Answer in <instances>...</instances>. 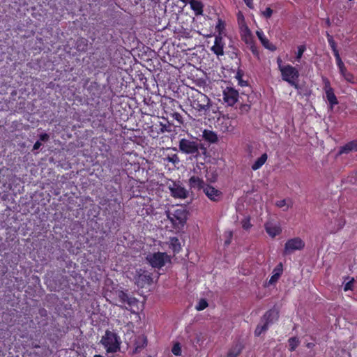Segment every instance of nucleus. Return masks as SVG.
Returning <instances> with one entry per match:
<instances>
[{"instance_id":"f257e3e1","label":"nucleus","mask_w":357,"mask_h":357,"mask_svg":"<svg viewBox=\"0 0 357 357\" xmlns=\"http://www.w3.org/2000/svg\"><path fill=\"white\" fill-rule=\"evenodd\" d=\"M188 100L192 109L199 116L206 115L211 106V99L206 94L194 89L188 96Z\"/></svg>"},{"instance_id":"f03ea898","label":"nucleus","mask_w":357,"mask_h":357,"mask_svg":"<svg viewBox=\"0 0 357 357\" xmlns=\"http://www.w3.org/2000/svg\"><path fill=\"white\" fill-rule=\"evenodd\" d=\"M188 211L184 208L175 209L173 212L168 211L167 216L176 230H181L184 227L188 219Z\"/></svg>"},{"instance_id":"7ed1b4c3","label":"nucleus","mask_w":357,"mask_h":357,"mask_svg":"<svg viewBox=\"0 0 357 357\" xmlns=\"http://www.w3.org/2000/svg\"><path fill=\"white\" fill-rule=\"evenodd\" d=\"M100 343L108 353H115L120 349L121 340L117 334L107 330L102 337Z\"/></svg>"},{"instance_id":"20e7f679","label":"nucleus","mask_w":357,"mask_h":357,"mask_svg":"<svg viewBox=\"0 0 357 357\" xmlns=\"http://www.w3.org/2000/svg\"><path fill=\"white\" fill-rule=\"evenodd\" d=\"M280 73L283 81L287 82L296 89H299L298 81L300 75L298 69L290 64H287L284 65L282 69H280Z\"/></svg>"},{"instance_id":"39448f33","label":"nucleus","mask_w":357,"mask_h":357,"mask_svg":"<svg viewBox=\"0 0 357 357\" xmlns=\"http://www.w3.org/2000/svg\"><path fill=\"white\" fill-rule=\"evenodd\" d=\"M146 259L153 268H161L170 261V257L166 252H157L148 255Z\"/></svg>"},{"instance_id":"423d86ee","label":"nucleus","mask_w":357,"mask_h":357,"mask_svg":"<svg viewBox=\"0 0 357 357\" xmlns=\"http://www.w3.org/2000/svg\"><path fill=\"white\" fill-rule=\"evenodd\" d=\"M135 284L138 287L144 288L153 283V273L150 271L139 268L135 275Z\"/></svg>"},{"instance_id":"0eeeda50","label":"nucleus","mask_w":357,"mask_h":357,"mask_svg":"<svg viewBox=\"0 0 357 357\" xmlns=\"http://www.w3.org/2000/svg\"><path fill=\"white\" fill-rule=\"evenodd\" d=\"M179 149L182 153L185 154L198 155L199 149L203 148L201 144L196 141H191L185 138H183L179 141Z\"/></svg>"},{"instance_id":"6e6552de","label":"nucleus","mask_w":357,"mask_h":357,"mask_svg":"<svg viewBox=\"0 0 357 357\" xmlns=\"http://www.w3.org/2000/svg\"><path fill=\"white\" fill-rule=\"evenodd\" d=\"M323 89L326 94V98L328 102V107L332 110L335 105L338 104L337 96L335 94L334 89L331 86L330 80L326 77H322Z\"/></svg>"},{"instance_id":"1a4fd4ad","label":"nucleus","mask_w":357,"mask_h":357,"mask_svg":"<svg viewBox=\"0 0 357 357\" xmlns=\"http://www.w3.org/2000/svg\"><path fill=\"white\" fill-rule=\"evenodd\" d=\"M305 247V242L299 237L289 239L284 244V254L289 255L296 250H301Z\"/></svg>"},{"instance_id":"9d476101","label":"nucleus","mask_w":357,"mask_h":357,"mask_svg":"<svg viewBox=\"0 0 357 357\" xmlns=\"http://www.w3.org/2000/svg\"><path fill=\"white\" fill-rule=\"evenodd\" d=\"M239 93L232 87H227L223 91V100L227 106H234L238 101Z\"/></svg>"},{"instance_id":"9b49d317","label":"nucleus","mask_w":357,"mask_h":357,"mask_svg":"<svg viewBox=\"0 0 357 357\" xmlns=\"http://www.w3.org/2000/svg\"><path fill=\"white\" fill-rule=\"evenodd\" d=\"M168 188L171 192L172 196L174 198L185 199L188 196V191L179 183H176L172 181L171 183L169 184Z\"/></svg>"},{"instance_id":"f8f14e48","label":"nucleus","mask_w":357,"mask_h":357,"mask_svg":"<svg viewBox=\"0 0 357 357\" xmlns=\"http://www.w3.org/2000/svg\"><path fill=\"white\" fill-rule=\"evenodd\" d=\"M217 124L222 132H232L236 126L232 124V120L228 115L220 116L217 120Z\"/></svg>"},{"instance_id":"ddd939ff","label":"nucleus","mask_w":357,"mask_h":357,"mask_svg":"<svg viewBox=\"0 0 357 357\" xmlns=\"http://www.w3.org/2000/svg\"><path fill=\"white\" fill-rule=\"evenodd\" d=\"M206 197L212 202H218L222 198V192L214 187L207 184L204 191Z\"/></svg>"},{"instance_id":"4468645a","label":"nucleus","mask_w":357,"mask_h":357,"mask_svg":"<svg viewBox=\"0 0 357 357\" xmlns=\"http://www.w3.org/2000/svg\"><path fill=\"white\" fill-rule=\"evenodd\" d=\"M225 43L223 39V36H215L214 45L211 47V52H213L218 56H223L225 54Z\"/></svg>"},{"instance_id":"2eb2a0df","label":"nucleus","mask_w":357,"mask_h":357,"mask_svg":"<svg viewBox=\"0 0 357 357\" xmlns=\"http://www.w3.org/2000/svg\"><path fill=\"white\" fill-rule=\"evenodd\" d=\"M206 185L202 178L197 176H192L189 179V186L190 189L195 190H204Z\"/></svg>"},{"instance_id":"dca6fc26","label":"nucleus","mask_w":357,"mask_h":357,"mask_svg":"<svg viewBox=\"0 0 357 357\" xmlns=\"http://www.w3.org/2000/svg\"><path fill=\"white\" fill-rule=\"evenodd\" d=\"M256 34L261 45L267 50L271 51L276 50V47L273 44L271 43L269 40L266 38L264 33L261 29H259L256 31Z\"/></svg>"},{"instance_id":"f3484780","label":"nucleus","mask_w":357,"mask_h":357,"mask_svg":"<svg viewBox=\"0 0 357 357\" xmlns=\"http://www.w3.org/2000/svg\"><path fill=\"white\" fill-rule=\"evenodd\" d=\"M265 229L267 234L272 238L280 234L282 229L278 224L267 222L265 224Z\"/></svg>"},{"instance_id":"a211bd4d","label":"nucleus","mask_w":357,"mask_h":357,"mask_svg":"<svg viewBox=\"0 0 357 357\" xmlns=\"http://www.w3.org/2000/svg\"><path fill=\"white\" fill-rule=\"evenodd\" d=\"M278 317L279 312L273 308L266 312L262 317V320L269 326V324H273L274 321L278 320Z\"/></svg>"},{"instance_id":"6ab92c4d","label":"nucleus","mask_w":357,"mask_h":357,"mask_svg":"<svg viewBox=\"0 0 357 357\" xmlns=\"http://www.w3.org/2000/svg\"><path fill=\"white\" fill-rule=\"evenodd\" d=\"M119 301L125 304H128L130 307L134 306L137 304V300L134 298L129 296L127 293L123 291H120L118 294Z\"/></svg>"},{"instance_id":"aec40b11","label":"nucleus","mask_w":357,"mask_h":357,"mask_svg":"<svg viewBox=\"0 0 357 357\" xmlns=\"http://www.w3.org/2000/svg\"><path fill=\"white\" fill-rule=\"evenodd\" d=\"M243 348L244 346L241 342H235L229 349L227 357H237L242 352Z\"/></svg>"},{"instance_id":"412c9836","label":"nucleus","mask_w":357,"mask_h":357,"mask_svg":"<svg viewBox=\"0 0 357 357\" xmlns=\"http://www.w3.org/2000/svg\"><path fill=\"white\" fill-rule=\"evenodd\" d=\"M202 137L206 142L210 144H215L218 141L217 134L214 131L208 129L203 130Z\"/></svg>"},{"instance_id":"4be33fe9","label":"nucleus","mask_w":357,"mask_h":357,"mask_svg":"<svg viewBox=\"0 0 357 357\" xmlns=\"http://www.w3.org/2000/svg\"><path fill=\"white\" fill-rule=\"evenodd\" d=\"M191 9L194 11L195 15H202L203 14L204 4L199 0H189L188 1Z\"/></svg>"},{"instance_id":"5701e85b","label":"nucleus","mask_w":357,"mask_h":357,"mask_svg":"<svg viewBox=\"0 0 357 357\" xmlns=\"http://www.w3.org/2000/svg\"><path fill=\"white\" fill-rule=\"evenodd\" d=\"M351 151H357V140H352L343 146H342L340 149V154L343 153H349Z\"/></svg>"},{"instance_id":"b1692460","label":"nucleus","mask_w":357,"mask_h":357,"mask_svg":"<svg viewBox=\"0 0 357 357\" xmlns=\"http://www.w3.org/2000/svg\"><path fill=\"white\" fill-rule=\"evenodd\" d=\"M169 248L171 249L174 254H178L181 250V245L179 239L177 237H170L169 241Z\"/></svg>"},{"instance_id":"393cba45","label":"nucleus","mask_w":357,"mask_h":357,"mask_svg":"<svg viewBox=\"0 0 357 357\" xmlns=\"http://www.w3.org/2000/svg\"><path fill=\"white\" fill-rule=\"evenodd\" d=\"M282 272H283L282 264V263H280L274 268L273 274L271 275V278L269 280L268 283L270 284H273L275 282H277V281L278 280V279L280 278V277L282 274Z\"/></svg>"},{"instance_id":"a878e982","label":"nucleus","mask_w":357,"mask_h":357,"mask_svg":"<svg viewBox=\"0 0 357 357\" xmlns=\"http://www.w3.org/2000/svg\"><path fill=\"white\" fill-rule=\"evenodd\" d=\"M215 31L218 33L216 36H226V23L221 18H218L215 25Z\"/></svg>"},{"instance_id":"bb28decb","label":"nucleus","mask_w":357,"mask_h":357,"mask_svg":"<svg viewBox=\"0 0 357 357\" xmlns=\"http://www.w3.org/2000/svg\"><path fill=\"white\" fill-rule=\"evenodd\" d=\"M268 159L267 153H263L259 158L257 159V160L252 165V169L256 171L260 169L266 162Z\"/></svg>"},{"instance_id":"cd10ccee","label":"nucleus","mask_w":357,"mask_h":357,"mask_svg":"<svg viewBox=\"0 0 357 357\" xmlns=\"http://www.w3.org/2000/svg\"><path fill=\"white\" fill-rule=\"evenodd\" d=\"M340 73L344 78V79L351 84L355 83V77L354 75L349 72L346 67H344L342 69H340Z\"/></svg>"},{"instance_id":"c85d7f7f","label":"nucleus","mask_w":357,"mask_h":357,"mask_svg":"<svg viewBox=\"0 0 357 357\" xmlns=\"http://www.w3.org/2000/svg\"><path fill=\"white\" fill-rule=\"evenodd\" d=\"M248 33L249 35V38L245 37V39L244 40L246 44L250 45V50L252 53L257 56H259V51L257 49V47L253 43L252 38L250 34V31L249 29H248Z\"/></svg>"},{"instance_id":"c756f323","label":"nucleus","mask_w":357,"mask_h":357,"mask_svg":"<svg viewBox=\"0 0 357 357\" xmlns=\"http://www.w3.org/2000/svg\"><path fill=\"white\" fill-rule=\"evenodd\" d=\"M326 38H327V40H328V45L331 47V50H332V51L333 52V54H335L336 53H339V51H338V50L337 48V44H336L335 41L334 40L333 36H331L327 31L326 33Z\"/></svg>"},{"instance_id":"7c9ffc66","label":"nucleus","mask_w":357,"mask_h":357,"mask_svg":"<svg viewBox=\"0 0 357 357\" xmlns=\"http://www.w3.org/2000/svg\"><path fill=\"white\" fill-rule=\"evenodd\" d=\"M289 350L294 351L298 347L300 341L297 337H291L288 340Z\"/></svg>"},{"instance_id":"2f4dec72","label":"nucleus","mask_w":357,"mask_h":357,"mask_svg":"<svg viewBox=\"0 0 357 357\" xmlns=\"http://www.w3.org/2000/svg\"><path fill=\"white\" fill-rule=\"evenodd\" d=\"M121 208V203L118 201L117 199H114L109 202L107 210L109 211L112 210V211L117 212Z\"/></svg>"},{"instance_id":"473e14b6","label":"nucleus","mask_w":357,"mask_h":357,"mask_svg":"<svg viewBox=\"0 0 357 357\" xmlns=\"http://www.w3.org/2000/svg\"><path fill=\"white\" fill-rule=\"evenodd\" d=\"M268 328V325L266 323H264L263 325H258L255 331V336H260L261 333L266 331Z\"/></svg>"},{"instance_id":"72a5a7b5","label":"nucleus","mask_w":357,"mask_h":357,"mask_svg":"<svg viewBox=\"0 0 357 357\" xmlns=\"http://www.w3.org/2000/svg\"><path fill=\"white\" fill-rule=\"evenodd\" d=\"M140 340V344L139 342L135 343V353L139 352L142 349L147 345V339L146 337H143Z\"/></svg>"},{"instance_id":"f704fd0d","label":"nucleus","mask_w":357,"mask_h":357,"mask_svg":"<svg viewBox=\"0 0 357 357\" xmlns=\"http://www.w3.org/2000/svg\"><path fill=\"white\" fill-rule=\"evenodd\" d=\"M336 222H337V225L333 229H332L331 231L332 233H335L337 231L340 230L341 229L343 228V227L345 225V220L342 218L337 219Z\"/></svg>"},{"instance_id":"c9c22d12","label":"nucleus","mask_w":357,"mask_h":357,"mask_svg":"<svg viewBox=\"0 0 357 357\" xmlns=\"http://www.w3.org/2000/svg\"><path fill=\"white\" fill-rule=\"evenodd\" d=\"M241 225L244 230H246V231L249 230L252 227V225L250 222V217L247 216V217L244 218L241 220Z\"/></svg>"},{"instance_id":"e433bc0d","label":"nucleus","mask_w":357,"mask_h":357,"mask_svg":"<svg viewBox=\"0 0 357 357\" xmlns=\"http://www.w3.org/2000/svg\"><path fill=\"white\" fill-rule=\"evenodd\" d=\"M306 50V47L305 45H301L298 47V50L296 54V59L297 61H300L301 59L302 58L303 53Z\"/></svg>"},{"instance_id":"4c0bfd02","label":"nucleus","mask_w":357,"mask_h":357,"mask_svg":"<svg viewBox=\"0 0 357 357\" xmlns=\"http://www.w3.org/2000/svg\"><path fill=\"white\" fill-rule=\"evenodd\" d=\"M208 307V303L206 300L202 298L196 305V310L197 311H202Z\"/></svg>"},{"instance_id":"58836bf2","label":"nucleus","mask_w":357,"mask_h":357,"mask_svg":"<svg viewBox=\"0 0 357 357\" xmlns=\"http://www.w3.org/2000/svg\"><path fill=\"white\" fill-rule=\"evenodd\" d=\"M251 105L250 104H241L238 108L239 113L241 114H247L250 110Z\"/></svg>"},{"instance_id":"ea45409f","label":"nucleus","mask_w":357,"mask_h":357,"mask_svg":"<svg viewBox=\"0 0 357 357\" xmlns=\"http://www.w3.org/2000/svg\"><path fill=\"white\" fill-rule=\"evenodd\" d=\"M165 160H167L168 162H170L174 165L178 164L180 162L179 158L178 157L177 154H172L171 155H168L166 158H165Z\"/></svg>"},{"instance_id":"a19ab883","label":"nucleus","mask_w":357,"mask_h":357,"mask_svg":"<svg viewBox=\"0 0 357 357\" xmlns=\"http://www.w3.org/2000/svg\"><path fill=\"white\" fill-rule=\"evenodd\" d=\"M181 347L178 342L174 344L172 349V352L175 356H181Z\"/></svg>"},{"instance_id":"79ce46f5","label":"nucleus","mask_w":357,"mask_h":357,"mask_svg":"<svg viewBox=\"0 0 357 357\" xmlns=\"http://www.w3.org/2000/svg\"><path fill=\"white\" fill-rule=\"evenodd\" d=\"M333 55H334V56L335 58L336 64H337V66L338 67L339 70L340 69H342L344 67H345L343 61H342V59L340 57V54L339 53H336V54H335Z\"/></svg>"},{"instance_id":"37998d69","label":"nucleus","mask_w":357,"mask_h":357,"mask_svg":"<svg viewBox=\"0 0 357 357\" xmlns=\"http://www.w3.org/2000/svg\"><path fill=\"white\" fill-rule=\"evenodd\" d=\"M273 13V10L270 7H267L264 11H262L261 14L266 19H269L272 16Z\"/></svg>"},{"instance_id":"c03bdc74","label":"nucleus","mask_w":357,"mask_h":357,"mask_svg":"<svg viewBox=\"0 0 357 357\" xmlns=\"http://www.w3.org/2000/svg\"><path fill=\"white\" fill-rule=\"evenodd\" d=\"M226 235L227 239L225 241V245H229L231 243V239L233 238V232L231 231H229L226 232Z\"/></svg>"},{"instance_id":"a18cd8bd","label":"nucleus","mask_w":357,"mask_h":357,"mask_svg":"<svg viewBox=\"0 0 357 357\" xmlns=\"http://www.w3.org/2000/svg\"><path fill=\"white\" fill-rule=\"evenodd\" d=\"M82 43H83V47H80L81 45H77V48L79 50H82V51H84L85 52L86 50H87V40H84V39H82L80 40Z\"/></svg>"},{"instance_id":"49530a36","label":"nucleus","mask_w":357,"mask_h":357,"mask_svg":"<svg viewBox=\"0 0 357 357\" xmlns=\"http://www.w3.org/2000/svg\"><path fill=\"white\" fill-rule=\"evenodd\" d=\"M353 282H354V279H352L351 281L347 282L344 284V290L346 291L351 289L352 286H353Z\"/></svg>"},{"instance_id":"de8ad7c7","label":"nucleus","mask_w":357,"mask_h":357,"mask_svg":"<svg viewBox=\"0 0 357 357\" xmlns=\"http://www.w3.org/2000/svg\"><path fill=\"white\" fill-rule=\"evenodd\" d=\"M49 138H50V136L47 133L41 134L39 136L40 140L43 141V142H47L49 139Z\"/></svg>"},{"instance_id":"09e8293b","label":"nucleus","mask_w":357,"mask_h":357,"mask_svg":"<svg viewBox=\"0 0 357 357\" xmlns=\"http://www.w3.org/2000/svg\"><path fill=\"white\" fill-rule=\"evenodd\" d=\"M245 5L250 9L254 8L253 0H243Z\"/></svg>"},{"instance_id":"8fccbe9b","label":"nucleus","mask_w":357,"mask_h":357,"mask_svg":"<svg viewBox=\"0 0 357 357\" xmlns=\"http://www.w3.org/2000/svg\"><path fill=\"white\" fill-rule=\"evenodd\" d=\"M159 126L160 130L158 131V133H163L166 131H168L167 125L161 123Z\"/></svg>"},{"instance_id":"3c124183","label":"nucleus","mask_w":357,"mask_h":357,"mask_svg":"<svg viewBox=\"0 0 357 357\" xmlns=\"http://www.w3.org/2000/svg\"><path fill=\"white\" fill-rule=\"evenodd\" d=\"M277 64L278 66V69L280 70V69H282V68L284 66L282 65V60L280 57L277 58Z\"/></svg>"},{"instance_id":"603ef678","label":"nucleus","mask_w":357,"mask_h":357,"mask_svg":"<svg viewBox=\"0 0 357 357\" xmlns=\"http://www.w3.org/2000/svg\"><path fill=\"white\" fill-rule=\"evenodd\" d=\"M173 116L177 121L182 123V116H181V114L179 113H177V112L174 113Z\"/></svg>"},{"instance_id":"864d4df0","label":"nucleus","mask_w":357,"mask_h":357,"mask_svg":"<svg viewBox=\"0 0 357 357\" xmlns=\"http://www.w3.org/2000/svg\"><path fill=\"white\" fill-rule=\"evenodd\" d=\"M42 144L40 141H36L35 144H33V150H38L41 146Z\"/></svg>"},{"instance_id":"5fc2aeb1","label":"nucleus","mask_w":357,"mask_h":357,"mask_svg":"<svg viewBox=\"0 0 357 357\" xmlns=\"http://www.w3.org/2000/svg\"><path fill=\"white\" fill-rule=\"evenodd\" d=\"M285 204H286V201H285V199H283V200L278 201L277 202V206L278 207H282L285 205Z\"/></svg>"},{"instance_id":"6e6d98bb","label":"nucleus","mask_w":357,"mask_h":357,"mask_svg":"<svg viewBox=\"0 0 357 357\" xmlns=\"http://www.w3.org/2000/svg\"><path fill=\"white\" fill-rule=\"evenodd\" d=\"M325 23H326V25L327 26H330L331 25V20L329 19V17H327L325 20Z\"/></svg>"},{"instance_id":"4d7b16f0","label":"nucleus","mask_w":357,"mask_h":357,"mask_svg":"<svg viewBox=\"0 0 357 357\" xmlns=\"http://www.w3.org/2000/svg\"><path fill=\"white\" fill-rule=\"evenodd\" d=\"M314 346V343H312V342H309L306 344V347L309 349L310 348H312Z\"/></svg>"},{"instance_id":"13d9d810","label":"nucleus","mask_w":357,"mask_h":357,"mask_svg":"<svg viewBox=\"0 0 357 357\" xmlns=\"http://www.w3.org/2000/svg\"><path fill=\"white\" fill-rule=\"evenodd\" d=\"M241 77V73L238 71L236 74V77L240 78Z\"/></svg>"},{"instance_id":"bf43d9fd","label":"nucleus","mask_w":357,"mask_h":357,"mask_svg":"<svg viewBox=\"0 0 357 357\" xmlns=\"http://www.w3.org/2000/svg\"><path fill=\"white\" fill-rule=\"evenodd\" d=\"M180 1H182L183 3H188V1L189 0H180Z\"/></svg>"},{"instance_id":"052dcab7","label":"nucleus","mask_w":357,"mask_h":357,"mask_svg":"<svg viewBox=\"0 0 357 357\" xmlns=\"http://www.w3.org/2000/svg\"><path fill=\"white\" fill-rule=\"evenodd\" d=\"M196 339H197V343H198V342H199V341H200V338H199L198 336L197 337V338H196Z\"/></svg>"}]
</instances>
